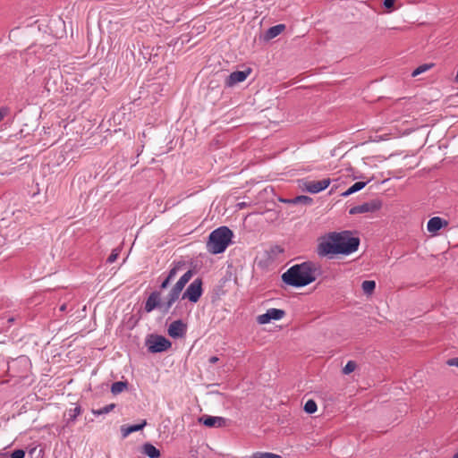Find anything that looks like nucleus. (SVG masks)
I'll list each match as a JSON object with an SVG mask.
<instances>
[{"instance_id": "35", "label": "nucleus", "mask_w": 458, "mask_h": 458, "mask_svg": "<svg viewBox=\"0 0 458 458\" xmlns=\"http://www.w3.org/2000/svg\"><path fill=\"white\" fill-rule=\"evenodd\" d=\"M449 366L458 367V358L449 359L446 362Z\"/></svg>"}, {"instance_id": "17", "label": "nucleus", "mask_w": 458, "mask_h": 458, "mask_svg": "<svg viewBox=\"0 0 458 458\" xmlns=\"http://www.w3.org/2000/svg\"><path fill=\"white\" fill-rule=\"evenodd\" d=\"M370 180H368L367 182H356L353 183L351 187H349L344 192L342 193L343 197H348L360 190H362L367 183H369Z\"/></svg>"}, {"instance_id": "16", "label": "nucleus", "mask_w": 458, "mask_h": 458, "mask_svg": "<svg viewBox=\"0 0 458 458\" xmlns=\"http://www.w3.org/2000/svg\"><path fill=\"white\" fill-rule=\"evenodd\" d=\"M146 425H147V421L143 420L141 423H139V424L122 426L121 431H122L123 437H126L133 432L141 430Z\"/></svg>"}, {"instance_id": "7", "label": "nucleus", "mask_w": 458, "mask_h": 458, "mask_svg": "<svg viewBox=\"0 0 458 458\" xmlns=\"http://www.w3.org/2000/svg\"><path fill=\"white\" fill-rule=\"evenodd\" d=\"M202 284L201 278L193 280L182 293V299L188 300L192 303L198 302L203 293Z\"/></svg>"}, {"instance_id": "39", "label": "nucleus", "mask_w": 458, "mask_h": 458, "mask_svg": "<svg viewBox=\"0 0 458 458\" xmlns=\"http://www.w3.org/2000/svg\"><path fill=\"white\" fill-rule=\"evenodd\" d=\"M14 321V318H8V322H13Z\"/></svg>"}, {"instance_id": "13", "label": "nucleus", "mask_w": 458, "mask_h": 458, "mask_svg": "<svg viewBox=\"0 0 458 458\" xmlns=\"http://www.w3.org/2000/svg\"><path fill=\"white\" fill-rule=\"evenodd\" d=\"M187 326L181 319L172 322L168 327V335L172 338H181L186 334Z\"/></svg>"}, {"instance_id": "15", "label": "nucleus", "mask_w": 458, "mask_h": 458, "mask_svg": "<svg viewBox=\"0 0 458 458\" xmlns=\"http://www.w3.org/2000/svg\"><path fill=\"white\" fill-rule=\"evenodd\" d=\"M285 30L284 24H277L275 26L270 27L264 35L265 40H270L274 38L277 37L279 34H281Z\"/></svg>"}, {"instance_id": "5", "label": "nucleus", "mask_w": 458, "mask_h": 458, "mask_svg": "<svg viewBox=\"0 0 458 458\" xmlns=\"http://www.w3.org/2000/svg\"><path fill=\"white\" fill-rule=\"evenodd\" d=\"M317 254L319 257H333L338 255L335 232L327 233L319 239L317 246Z\"/></svg>"}, {"instance_id": "29", "label": "nucleus", "mask_w": 458, "mask_h": 458, "mask_svg": "<svg viewBox=\"0 0 458 458\" xmlns=\"http://www.w3.org/2000/svg\"><path fill=\"white\" fill-rule=\"evenodd\" d=\"M357 364L354 360H349L343 369L344 375H349L355 370Z\"/></svg>"}, {"instance_id": "10", "label": "nucleus", "mask_w": 458, "mask_h": 458, "mask_svg": "<svg viewBox=\"0 0 458 458\" xmlns=\"http://www.w3.org/2000/svg\"><path fill=\"white\" fill-rule=\"evenodd\" d=\"M162 309V312H164V303L161 302V293L159 291H153L149 296L148 297L144 310L147 313L153 311L155 309Z\"/></svg>"}, {"instance_id": "1", "label": "nucleus", "mask_w": 458, "mask_h": 458, "mask_svg": "<svg viewBox=\"0 0 458 458\" xmlns=\"http://www.w3.org/2000/svg\"><path fill=\"white\" fill-rule=\"evenodd\" d=\"M321 267L318 263L304 261L288 268L282 275V281L286 285L300 288L310 284L318 276H321Z\"/></svg>"}, {"instance_id": "38", "label": "nucleus", "mask_w": 458, "mask_h": 458, "mask_svg": "<svg viewBox=\"0 0 458 458\" xmlns=\"http://www.w3.org/2000/svg\"><path fill=\"white\" fill-rule=\"evenodd\" d=\"M453 458H458V450L456 451V453L453 455Z\"/></svg>"}, {"instance_id": "12", "label": "nucleus", "mask_w": 458, "mask_h": 458, "mask_svg": "<svg viewBox=\"0 0 458 458\" xmlns=\"http://www.w3.org/2000/svg\"><path fill=\"white\" fill-rule=\"evenodd\" d=\"M251 69L247 68L244 71H236L233 72L225 80V86L228 88L233 87L237 83L244 81L249 74L250 73Z\"/></svg>"}, {"instance_id": "18", "label": "nucleus", "mask_w": 458, "mask_h": 458, "mask_svg": "<svg viewBox=\"0 0 458 458\" xmlns=\"http://www.w3.org/2000/svg\"><path fill=\"white\" fill-rule=\"evenodd\" d=\"M143 454L149 458H158L160 456V451L150 443L144 444Z\"/></svg>"}, {"instance_id": "4", "label": "nucleus", "mask_w": 458, "mask_h": 458, "mask_svg": "<svg viewBox=\"0 0 458 458\" xmlns=\"http://www.w3.org/2000/svg\"><path fill=\"white\" fill-rule=\"evenodd\" d=\"M192 276L193 271L191 269H189L179 278V280L172 287L166 297L165 301L164 302L165 314L169 311L173 304L179 299L183 288L185 287L186 284L191 279Z\"/></svg>"}, {"instance_id": "3", "label": "nucleus", "mask_w": 458, "mask_h": 458, "mask_svg": "<svg viewBox=\"0 0 458 458\" xmlns=\"http://www.w3.org/2000/svg\"><path fill=\"white\" fill-rule=\"evenodd\" d=\"M335 235L338 255L347 256L359 249L360 240L359 237L353 236L352 232L348 230L335 232Z\"/></svg>"}, {"instance_id": "36", "label": "nucleus", "mask_w": 458, "mask_h": 458, "mask_svg": "<svg viewBox=\"0 0 458 458\" xmlns=\"http://www.w3.org/2000/svg\"><path fill=\"white\" fill-rule=\"evenodd\" d=\"M118 254L117 253H111L109 257L107 258L108 263H113L116 260Z\"/></svg>"}, {"instance_id": "14", "label": "nucleus", "mask_w": 458, "mask_h": 458, "mask_svg": "<svg viewBox=\"0 0 458 458\" xmlns=\"http://www.w3.org/2000/svg\"><path fill=\"white\" fill-rule=\"evenodd\" d=\"M448 225V222L440 217V216H434L431 217L427 224V230L433 234H436L440 229L443 227H445Z\"/></svg>"}, {"instance_id": "8", "label": "nucleus", "mask_w": 458, "mask_h": 458, "mask_svg": "<svg viewBox=\"0 0 458 458\" xmlns=\"http://www.w3.org/2000/svg\"><path fill=\"white\" fill-rule=\"evenodd\" d=\"M382 201L379 199H372L369 202H364L360 205L354 206L350 208L349 214L356 215L368 212H375L381 208Z\"/></svg>"}, {"instance_id": "30", "label": "nucleus", "mask_w": 458, "mask_h": 458, "mask_svg": "<svg viewBox=\"0 0 458 458\" xmlns=\"http://www.w3.org/2000/svg\"><path fill=\"white\" fill-rule=\"evenodd\" d=\"M257 321L260 325H265V324L269 323L271 321V318L269 317L268 312L266 311V313L259 315L257 318Z\"/></svg>"}, {"instance_id": "34", "label": "nucleus", "mask_w": 458, "mask_h": 458, "mask_svg": "<svg viewBox=\"0 0 458 458\" xmlns=\"http://www.w3.org/2000/svg\"><path fill=\"white\" fill-rule=\"evenodd\" d=\"M172 280H168V277H165L163 282L160 284V289L161 290H164V289H166L169 283L171 282Z\"/></svg>"}, {"instance_id": "27", "label": "nucleus", "mask_w": 458, "mask_h": 458, "mask_svg": "<svg viewBox=\"0 0 458 458\" xmlns=\"http://www.w3.org/2000/svg\"><path fill=\"white\" fill-rule=\"evenodd\" d=\"M432 66H433L432 64H421V65L418 66L415 70H413V72H411V76L416 77V76L425 72L426 71L429 70Z\"/></svg>"}, {"instance_id": "11", "label": "nucleus", "mask_w": 458, "mask_h": 458, "mask_svg": "<svg viewBox=\"0 0 458 458\" xmlns=\"http://www.w3.org/2000/svg\"><path fill=\"white\" fill-rule=\"evenodd\" d=\"M198 421L208 428H223L226 426L227 419L219 416L203 415Z\"/></svg>"}, {"instance_id": "28", "label": "nucleus", "mask_w": 458, "mask_h": 458, "mask_svg": "<svg viewBox=\"0 0 458 458\" xmlns=\"http://www.w3.org/2000/svg\"><path fill=\"white\" fill-rule=\"evenodd\" d=\"M251 458H282V456L272 453L256 452L252 454Z\"/></svg>"}, {"instance_id": "37", "label": "nucleus", "mask_w": 458, "mask_h": 458, "mask_svg": "<svg viewBox=\"0 0 458 458\" xmlns=\"http://www.w3.org/2000/svg\"><path fill=\"white\" fill-rule=\"evenodd\" d=\"M218 360H219V359L216 356H212V357L209 358V362L212 363V364L217 362Z\"/></svg>"}, {"instance_id": "31", "label": "nucleus", "mask_w": 458, "mask_h": 458, "mask_svg": "<svg viewBox=\"0 0 458 458\" xmlns=\"http://www.w3.org/2000/svg\"><path fill=\"white\" fill-rule=\"evenodd\" d=\"M25 451L22 449H16L11 454V458H24Z\"/></svg>"}, {"instance_id": "6", "label": "nucleus", "mask_w": 458, "mask_h": 458, "mask_svg": "<svg viewBox=\"0 0 458 458\" xmlns=\"http://www.w3.org/2000/svg\"><path fill=\"white\" fill-rule=\"evenodd\" d=\"M148 351L151 353L163 352L172 346V343L163 335H151L146 342Z\"/></svg>"}, {"instance_id": "24", "label": "nucleus", "mask_w": 458, "mask_h": 458, "mask_svg": "<svg viewBox=\"0 0 458 458\" xmlns=\"http://www.w3.org/2000/svg\"><path fill=\"white\" fill-rule=\"evenodd\" d=\"M115 408L114 403L107 404L100 409H92L91 412L96 416H100L104 414H107L112 411Z\"/></svg>"}, {"instance_id": "2", "label": "nucleus", "mask_w": 458, "mask_h": 458, "mask_svg": "<svg viewBox=\"0 0 458 458\" xmlns=\"http://www.w3.org/2000/svg\"><path fill=\"white\" fill-rule=\"evenodd\" d=\"M233 233L227 226H220L212 231L208 236L207 248L211 254L223 253L230 242Z\"/></svg>"}, {"instance_id": "26", "label": "nucleus", "mask_w": 458, "mask_h": 458, "mask_svg": "<svg viewBox=\"0 0 458 458\" xmlns=\"http://www.w3.org/2000/svg\"><path fill=\"white\" fill-rule=\"evenodd\" d=\"M304 411L308 414H313L318 410L316 402L312 399H309L304 404Z\"/></svg>"}, {"instance_id": "20", "label": "nucleus", "mask_w": 458, "mask_h": 458, "mask_svg": "<svg viewBox=\"0 0 458 458\" xmlns=\"http://www.w3.org/2000/svg\"><path fill=\"white\" fill-rule=\"evenodd\" d=\"M82 409L81 405H76L73 409H70L68 411L69 418L67 420L66 424L69 425L71 423H74L76 419L81 414Z\"/></svg>"}, {"instance_id": "9", "label": "nucleus", "mask_w": 458, "mask_h": 458, "mask_svg": "<svg viewBox=\"0 0 458 458\" xmlns=\"http://www.w3.org/2000/svg\"><path fill=\"white\" fill-rule=\"evenodd\" d=\"M330 183L331 180L329 178L321 181H306L303 183V190L310 193L316 194L326 190Z\"/></svg>"}, {"instance_id": "32", "label": "nucleus", "mask_w": 458, "mask_h": 458, "mask_svg": "<svg viewBox=\"0 0 458 458\" xmlns=\"http://www.w3.org/2000/svg\"><path fill=\"white\" fill-rule=\"evenodd\" d=\"M9 108L8 107H1L0 108V122L8 114Z\"/></svg>"}, {"instance_id": "21", "label": "nucleus", "mask_w": 458, "mask_h": 458, "mask_svg": "<svg viewBox=\"0 0 458 458\" xmlns=\"http://www.w3.org/2000/svg\"><path fill=\"white\" fill-rule=\"evenodd\" d=\"M361 288L363 293L369 296L374 293L376 289V282L373 280H365L361 284Z\"/></svg>"}, {"instance_id": "19", "label": "nucleus", "mask_w": 458, "mask_h": 458, "mask_svg": "<svg viewBox=\"0 0 458 458\" xmlns=\"http://www.w3.org/2000/svg\"><path fill=\"white\" fill-rule=\"evenodd\" d=\"M128 387L127 381H116L111 386V393L114 395L121 394Z\"/></svg>"}, {"instance_id": "22", "label": "nucleus", "mask_w": 458, "mask_h": 458, "mask_svg": "<svg viewBox=\"0 0 458 458\" xmlns=\"http://www.w3.org/2000/svg\"><path fill=\"white\" fill-rule=\"evenodd\" d=\"M267 311L268 312L271 320H280L285 315V311L281 309L271 308L267 310Z\"/></svg>"}, {"instance_id": "33", "label": "nucleus", "mask_w": 458, "mask_h": 458, "mask_svg": "<svg viewBox=\"0 0 458 458\" xmlns=\"http://www.w3.org/2000/svg\"><path fill=\"white\" fill-rule=\"evenodd\" d=\"M395 0H384L383 4L385 8L390 9L394 6Z\"/></svg>"}, {"instance_id": "25", "label": "nucleus", "mask_w": 458, "mask_h": 458, "mask_svg": "<svg viewBox=\"0 0 458 458\" xmlns=\"http://www.w3.org/2000/svg\"><path fill=\"white\" fill-rule=\"evenodd\" d=\"M183 267V264L181 262H174L173 267L169 269L168 274L166 277H168V280H173L179 270Z\"/></svg>"}, {"instance_id": "23", "label": "nucleus", "mask_w": 458, "mask_h": 458, "mask_svg": "<svg viewBox=\"0 0 458 458\" xmlns=\"http://www.w3.org/2000/svg\"><path fill=\"white\" fill-rule=\"evenodd\" d=\"M284 201L285 202L293 203V204L301 203V204H303V205H310L313 200L309 196L300 195V196L295 197L293 199H288V200H284Z\"/></svg>"}, {"instance_id": "40", "label": "nucleus", "mask_w": 458, "mask_h": 458, "mask_svg": "<svg viewBox=\"0 0 458 458\" xmlns=\"http://www.w3.org/2000/svg\"><path fill=\"white\" fill-rule=\"evenodd\" d=\"M245 205V203H240L239 206L240 207H243Z\"/></svg>"}]
</instances>
